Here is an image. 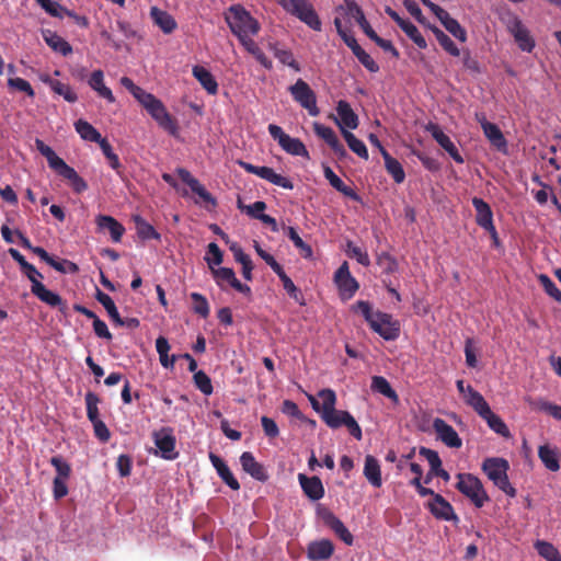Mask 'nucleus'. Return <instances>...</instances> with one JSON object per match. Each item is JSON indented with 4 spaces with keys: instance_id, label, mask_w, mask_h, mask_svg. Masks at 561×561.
Wrapping results in <instances>:
<instances>
[{
    "instance_id": "nucleus-1",
    "label": "nucleus",
    "mask_w": 561,
    "mask_h": 561,
    "mask_svg": "<svg viewBox=\"0 0 561 561\" xmlns=\"http://www.w3.org/2000/svg\"><path fill=\"white\" fill-rule=\"evenodd\" d=\"M318 396L322 399V404L313 396H309V401L312 409L321 414L323 422L332 430L345 426L354 438L362 439V428L354 416L347 411L335 409V392L332 389H322Z\"/></svg>"
},
{
    "instance_id": "nucleus-2",
    "label": "nucleus",
    "mask_w": 561,
    "mask_h": 561,
    "mask_svg": "<svg viewBox=\"0 0 561 561\" xmlns=\"http://www.w3.org/2000/svg\"><path fill=\"white\" fill-rule=\"evenodd\" d=\"M121 84L131 93L163 130L173 137L179 136L178 121L167 111V107L158 98L135 84L128 77H122Z\"/></svg>"
},
{
    "instance_id": "nucleus-3",
    "label": "nucleus",
    "mask_w": 561,
    "mask_h": 561,
    "mask_svg": "<svg viewBox=\"0 0 561 561\" xmlns=\"http://www.w3.org/2000/svg\"><path fill=\"white\" fill-rule=\"evenodd\" d=\"M354 311H358L365 318L370 329L387 341L396 340L400 334V325L392 316L379 310L373 311L368 301L359 300L353 306Z\"/></svg>"
},
{
    "instance_id": "nucleus-4",
    "label": "nucleus",
    "mask_w": 561,
    "mask_h": 561,
    "mask_svg": "<svg viewBox=\"0 0 561 561\" xmlns=\"http://www.w3.org/2000/svg\"><path fill=\"white\" fill-rule=\"evenodd\" d=\"M225 21L231 33L239 41L254 36L260 31V23L241 4H233L225 12Z\"/></svg>"
},
{
    "instance_id": "nucleus-5",
    "label": "nucleus",
    "mask_w": 561,
    "mask_h": 561,
    "mask_svg": "<svg viewBox=\"0 0 561 561\" xmlns=\"http://www.w3.org/2000/svg\"><path fill=\"white\" fill-rule=\"evenodd\" d=\"M508 461L504 458L490 457L484 459L482 462V471L494 483V485L502 490L510 497H515L516 490L508 480Z\"/></svg>"
},
{
    "instance_id": "nucleus-6",
    "label": "nucleus",
    "mask_w": 561,
    "mask_h": 561,
    "mask_svg": "<svg viewBox=\"0 0 561 561\" xmlns=\"http://www.w3.org/2000/svg\"><path fill=\"white\" fill-rule=\"evenodd\" d=\"M278 4L290 15L299 19L314 31H321V21L309 0H278Z\"/></svg>"
},
{
    "instance_id": "nucleus-7",
    "label": "nucleus",
    "mask_w": 561,
    "mask_h": 561,
    "mask_svg": "<svg viewBox=\"0 0 561 561\" xmlns=\"http://www.w3.org/2000/svg\"><path fill=\"white\" fill-rule=\"evenodd\" d=\"M520 50L530 53L536 46L535 39L523 21L513 12L507 11L501 18Z\"/></svg>"
},
{
    "instance_id": "nucleus-8",
    "label": "nucleus",
    "mask_w": 561,
    "mask_h": 561,
    "mask_svg": "<svg viewBox=\"0 0 561 561\" xmlns=\"http://www.w3.org/2000/svg\"><path fill=\"white\" fill-rule=\"evenodd\" d=\"M456 489L468 497L476 507L480 508L490 501L479 478L471 473H458Z\"/></svg>"
},
{
    "instance_id": "nucleus-9",
    "label": "nucleus",
    "mask_w": 561,
    "mask_h": 561,
    "mask_svg": "<svg viewBox=\"0 0 561 561\" xmlns=\"http://www.w3.org/2000/svg\"><path fill=\"white\" fill-rule=\"evenodd\" d=\"M293 99L305 110L310 116H318L320 110L317 106V96L310 85L302 79H298L295 84L289 87Z\"/></svg>"
},
{
    "instance_id": "nucleus-10",
    "label": "nucleus",
    "mask_w": 561,
    "mask_h": 561,
    "mask_svg": "<svg viewBox=\"0 0 561 561\" xmlns=\"http://www.w3.org/2000/svg\"><path fill=\"white\" fill-rule=\"evenodd\" d=\"M267 129L271 137L276 140L280 148L287 153L304 158L309 157V152L304 142L298 138H293L287 135L280 126L270 124Z\"/></svg>"
},
{
    "instance_id": "nucleus-11",
    "label": "nucleus",
    "mask_w": 561,
    "mask_h": 561,
    "mask_svg": "<svg viewBox=\"0 0 561 561\" xmlns=\"http://www.w3.org/2000/svg\"><path fill=\"white\" fill-rule=\"evenodd\" d=\"M239 165L248 173L255 174L256 176H259L263 180H266L267 182H270L276 186H279V187H283L286 190L294 188V184L288 178L276 173L270 167H265V165L259 167V165H254V164H251V163L244 162V161H239Z\"/></svg>"
},
{
    "instance_id": "nucleus-12",
    "label": "nucleus",
    "mask_w": 561,
    "mask_h": 561,
    "mask_svg": "<svg viewBox=\"0 0 561 561\" xmlns=\"http://www.w3.org/2000/svg\"><path fill=\"white\" fill-rule=\"evenodd\" d=\"M152 438L160 456L165 460H174L179 453L175 450L176 439L171 427H162L152 433Z\"/></svg>"
},
{
    "instance_id": "nucleus-13",
    "label": "nucleus",
    "mask_w": 561,
    "mask_h": 561,
    "mask_svg": "<svg viewBox=\"0 0 561 561\" xmlns=\"http://www.w3.org/2000/svg\"><path fill=\"white\" fill-rule=\"evenodd\" d=\"M334 283L344 300L351 299L359 288L358 282L351 275L346 261L334 273Z\"/></svg>"
},
{
    "instance_id": "nucleus-14",
    "label": "nucleus",
    "mask_w": 561,
    "mask_h": 561,
    "mask_svg": "<svg viewBox=\"0 0 561 561\" xmlns=\"http://www.w3.org/2000/svg\"><path fill=\"white\" fill-rule=\"evenodd\" d=\"M210 273L213 275L214 280L221 289H226L227 286H230L245 296L251 295V288L248 285L242 284L236 277L234 271L232 268L216 267L210 270Z\"/></svg>"
},
{
    "instance_id": "nucleus-15",
    "label": "nucleus",
    "mask_w": 561,
    "mask_h": 561,
    "mask_svg": "<svg viewBox=\"0 0 561 561\" xmlns=\"http://www.w3.org/2000/svg\"><path fill=\"white\" fill-rule=\"evenodd\" d=\"M318 516L334 534L347 546H352L354 538L350 530L345 527L343 522L334 515L332 511L325 507H319L317 511Z\"/></svg>"
},
{
    "instance_id": "nucleus-16",
    "label": "nucleus",
    "mask_w": 561,
    "mask_h": 561,
    "mask_svg": "<svg viewBox=\"0 0 561 561\" xmlns=\"http://www.w3.org/2000/svg\"><path fill=\"white\" fill-rule=\"evenodd\" d=\"M425 507L431 512V514L440 520L447 522H459V517L456 515L454 507L451 504L440 494L435 495L434 499L430 500Z\"/></svg>"
},
{
    "instance_id": "nucleus-17",
    "label": "nucleus",
    "mask_w": 561,
    "mask_h": 561,
    "mask_svg": "<svg viewBox=\"0 0 561 561\" xmlns=\"http://www.w3.org/2000/svg\"><path fill=\"white\" fill-rule=\"evenodd\" d=\"M31 293L49 307L58 308L60 312L66 313L67 304L58 294L47 289L39 279L33 282L31 286Z\"/></svg>"
},
{
    "instance_id": "nucleus-18",
    "label": "nucleus",
    "mask_w": 561,
    "mask_h": 561,
    "mask_svg": "<svg viewBox=\"0 0 561 561\" xmlns=\"http://www.w3.org/2000/svg\"><path fill=\"white\" fill-rule=\"evenodd\" d=\"M433 428L437 438L442 440L446 446L450 448H460L462 446V440L458 433L443 419L436 417L433 421Z\"/></svg>"
},
{
    "instance_id": "nucleus-19",
    "label": "nucleus",
    "mask_w": 561,
    "mask_h": 561,
    "mask_svg": "<svg viewBox=\"0 0 561 561\" xmlns=\"http://www.w3.org/2000/svg\"><path fill=\"white\" fill-rule=\"evenodd\" d=\"M425 129L432 135V137L438 142V145L445 149L448 154L457 162L462 163L463 158L459 153L457 147L451 141L449 136H447L442 128L434 123H428L425 127Z\"/></svg>"
},
{
    "instance_id": "nucleus-20",
    "label": "nucleus",
    "mask_w": 561,
    "mask_h": 561,
    "mask_svg": "<svg viewBox=\"0 0 561 561\" xmlns=\"http://www.w3.org/2000/svg\"><path fill=\"white\" fill-rule=\"evenodd\" d=\"M176 173L179 178L190 186L193 193L198 195V197L205 203L211 206H216L217 202L215 197L201 184V182L195 179L190 171L184 168L176 169Z\"/></svg>"
},
{
    "instance_id": "nucleus-21",
    "label": "nucleus",
    "mask_w": 561,
    "mask_h": 561,
    "mask_svg": "<svg viewBox=\"0 0 561 561\" xmlns=\"http://www.w3.org/2000/svg\"><path fill=\"white\" fill-rule=\"evenodd\" d=\"M240 463L242 469L250 474L253 479L265 482L268 479V474L262 463L257 462L253 454L244 451L240 456Z\"/></svg>"
},
{
    "instance_id": "nucleus-22",
    "label": "nucleus",
    "mask_w": 561,
    "mask_h": 561,
    "mask_svg": "<svg viewBox=\"0 0 561 561\" xmlns=\"http://www.w3.org/2000/svg\"><path fill=\"white\" fill-rule=\"evenodd\" d=\"M300 486L311 501H318L324 496V488L319 477H307L304 473L298 474Z\"/></svg>"
},
{
    "instance_id": "nucleus-23",
    "label": "nucleus",
    "mask_w": 561,
    "mask_h": 561,
    "mask_svg": "<svg viewBox=\"0 0 561 561\" xmlns=\"http://www.w3.org/2000/svg\"><path fill=\"white\" fill-rule=\"evenodd\" d=\"M472 205L476 210L477 225L483 230L494 227L491 206L485 201L477 196L472 198Z\"/></svg>"
},
{
    "instance_id": "nucleus-24",
    "label": "nucleus",
    "mask_w": 561,
    "mask_h": 561,
    "mask_svg": "<svg viewBox=\"0 0 561 561\" xmlns=\"http://www.w3.org/2000/svg\"><path fill=\"white\" fill-rule=\"evenodd\" d=\"M99 230H108L113 242H121L125 233V227L114 217L108 215H98L95 218Z\"/></svg>"
},
{
    "instance_id": "nucleus-25",
    "label": "nucleus",
    "mask_w": 561,
    "mask_h": 561,
    "mask_svg": "<svg viewBox=\"0 0 561 561\" xmlns=\"http://www.w3.org/2000/svg\"><path fill=\"white\" fill-rule=\"evenodd\" d=\"M150 18L154 25H157L164 34H171L178 27L175 19L168 11L158 7H151Z\"/></svg>"
},
{
    "instance_id": "nucleus-26",
    "label": "nucleus",
    "mask_w": 561,
    "mask_h": 561,
    "mask_svg": "<svg viewBox=\"0 0 561 561\" xmlns=\"http://www.w3.org/2000/svg\"><path fill=\"white\" fill-rule=\"evenodd\" d=\"M336 112L340 118L339 121H336V123L339 124L341 130L345 128H357L358 116L354 113L348 102L344 100L339 101Z\"/></svg>"
},
{
    "instance_id": "nucleus-27",
    "label": "nucleus",
    "mask_w": 561,
    "mask_h": 561,
    "mask_svg": "<svg viewBox=\"0 0 561 561\" xmlns=\"http://www.w3.org/2000/svg\"><path fill=\"white\" fill-rule=\"evenodd\" d=\"M334 552L331 540L322 539L312 541L308 546L307 554L310 560H328Z\"/></svg>"
},
{
    "instance_id": "nucleus-28",
    "label": "nucleus",
    "mask_w": 561,
    "mask_h": 561,
    "mask_svg": "<svg viewBox=\"0 0 561 561\" xmlns=\"http://www.w3.org/2000/svg\"><path fill=\"white\" fill-rule=\"evenodd\" d=\"M481 126L491 145L499 151L506 152L507 141L499 126L486 121L482 122Z\"/></svg>"
},
{
    "instance_id": "nucleus-29",
    "label": "nucleus",
    "mask_w": 561,
    "mask_h": 561,
    "mask_svg": "<svg viewBox=\"0 0 561 561\" xmlns=\"http://www.w3.org/2000/svg\"><path fill=\"white\" fill-rule=\"evenodd\" d=\"M56 173L67 180L73 192L77 194H81L88 188V183L85 180L81 178L78 172L67 163H65L58 171H56Z\"/></svg>"
},
{
    "instance_id": "nucleus-30",
    "label": "nucleus",
    "mask_w": 561,
    "mask_h": 561,
    "mask_svg": "<svg viewBox=\"0 0 561 561\" xmlns=\"http://www.w3.org/2000/svg\"><path fill=\"white\" fill-rule=\"evenodd\" d=\"M363 473L374 488L382 485L381 468L377 458L371 455L365 457Z\"/></svg>"
},
{
    "instance_id": "nucleus-31",
    "label": "nucleus",
    "mask_w": 561,
    "mask_h": 561,
    "mask_svg": "<svg viewBox=\"0 0 561 561\" xmlns=\"http://www.w3.org/2000/svg\"><path fill=\"white\" fill-rule=\"evenodd\" d=\"M323 174L324 178L329 181L330 185L337 192L353 201L358 202L360 199L359 195L351 186H347L330 167L325 165L323 168Z\"/></svg>"
},
{
    "instance_id": "nucleus-32",
    "label": "nucleus",
    "mask_w": 561,
    "mask_h": 561,
    "mask_svg": "<svg viewBox=\"0 0 561 561\" xmlns=\"http://www.w3.org/2000/svg\"><path fill=\"white\" fill-rule=\"evenodd\" d=\"M43 38L45 43L56 53L61 54L62 56H68L72 53L71 45L58 35L56 32L50 30H44L42 32Z\"/></svg>"
},
{
    "instance_id": "nucleus-33",
    "label": "nucleus",
    "mask_w": 561,
    "mask_h": 561,
    "mask_svg": "<svg viewBox=\"0 0 561 561\" xmlns=\"http://www.w3.org/2000/svg\"><path fill=\"white\" fill-rule=\"evenodd\" d=\"M90 88L108 103L115 102V96L110 88L104 84V73L102 70H94L88 81Z\"/></svg>"
},
{
    "instance_id": "nucleus-34",
    "label": "nucleus",
    "mask_w": 561,
    "mask_h": 561,
    "mask_svg": "<svg viewBox=\"0 0 561 561\" xmlns=\"http://www.w3.org/2000/svg\"><path fill=\"white\" fill-rule=\"evenodd\" d=\"M538 457L548 470L556 472L560 469V454L556 447L539 446Z\"/></svg>"
},
{
    "instance_id": "nucleus-35",
    "label": "nucleus",
    "mask_w": 561,
    "mask_h": 561,
    "mask_svg": "<svg viewBox=\"0 0 561 561\" xmlns=\"http://www.w3.org/2000/svg\"><path fill=\"white\" fill-rule=\"evenodd\" d=\"M193 76L201 85L211 95L218 92V83L211 72L203 66L193 67Z\"/></svg>"
},
{
    "instance_id": "nucleus-36",
    "label": "nucleus",
    "mask_w": 561,
    "mask_h": 561,
    "mask_svg": "<svg viewBox=\"0 0 561 561\" xmlns=\"http://www.w3.org/2000/svg\"><path fill=\"white\" fill-rule=\"evenodd\" d=\"M463 400L478 413L479 416H482L484 413H489V410L491 409L483 396L474 390L470 385L467 386V394Z\"/></svg>"
},
{
    "instance_id": "nucleus-37",
    "label": "nucleus",
    "mask_w": 561,
    "mask_h": 561,
    "mask_svg": "<svg viewBox=\"0 0 561 561\" xmlns=\"http://www.w3.org/2000/svg\"><path fill=\"white\" fill-rule=\"evenodd\" d=\"M346 45L351 48L352 53L358 59V61L370 72H378L379 66L371 58V56L366 53L362 46L357 43L356 39L346 41Z\"/></svg>"
},
{
    "instance_id": "nucleus-38",
    "label": "nucleus",
    "mask_w": 561,
    "mask_h": 561,
    "mask_svg": "<svg viewBox=\"0 0 561 561\" xmlns=\"http://www.w3.org/2000/svg\"><path fill=\"white\" fill-rule=\"evenodd\" d=\"M8 252L11 255V257L20 265L22 272L25 274V276L30 279L32 284L33 282L43 278V275L36 270V267L33 264L28 263L16 249L10 248Z\"/></svg>"
},
{
    "instance_id": "nucleus-39",
    "label": "nucleus",
    "mask_w": 561,
    "mask_h": 561,
    "mask_svg": "<svg viewBox=\"0 0 561 561\" xmlns=\"http://www.w3.org/2000/svg\"><path fill=\"white\" fill-rule=\"evenodd\" d=\"M382 158L385 160V168L393 181L398 184L402 183L405 180V173L401 163L391 157L386 149H382Z\"/></svg>"
},
{
    "instance_id": "nucleus-40",
    "label": "nucleus",
    "mask_w": 561,
    "mask_h": 561,
    "mask_svg": "<svg viewBox=\"0 0 561 561\" xmlns=\"http://www.w3.org/2000/svg\"><path fill=\"white\" fill-rule=\"evenodd\" d=\"M370 387L373 391L385 396L386 398L390 399L393 403H399L398 393L392 389L391 385L385 377L374 376L371 378Z\"/></svg>"
},
{
    "instance_id": "nucleus-41",
    "label": "nucleus",
    "mask_w": 561,
    "mask_h": 561,
    "mask_svg": "<svg viewBox=\"0 0 561 561\" xmlns=\"http://www.w3.org/2000/svg\"><path fill=\"white\" fill-rule=\"evenodd\" d=\"M35 147L48 162L50 169L55 172L58 171L66 162L56 154V152L47 146L42 139H35Z\"/></svg>"
},
{
    "instance_id": "nucleus-42",
    "label": "nucleus",
    "mask_w": 561,
    "mask_h": 561,
    "mask_svg": "<svg viewBox=\"0 0 561 561\" xmlns=\"http://www.w3.org/2000/svg\"><path fill=\"white\" fill-rule=\"evenodd\" d=\"M43 82L47 83L55 93L62 96L67 102L75 103L78 100L77 93L71 89L69 84L62 83L61 81L51 79L49 77L44 78Z\"/></svg>"
},
{
    "instance_id": "nucleus-43",
    "label": "nucleus",
    "mask_w": 561,
    "mask_h": 561,
    "mask_svg": "<svg viewBox=\"0 0 561 561\" xmlns=\"http://www.w3.org/2000/svg\"><path fill=\"white\" fill-rule=\"evenodd\" d=\"M76 131L80 135L83 140L100 144L105 138H102L101 134L94 128L89 122L79 119L75 123Z\"/></svg>"
},
{
    "instance_id": "nucleus-44",
    "label": "nucleus",
    "mask_w": 561,
    "mask_h": 561,
    "mask_svg": "<svg viewBox=\"0 0 561 561\" xmlns=\"http://www.w3.org/2000/svg\"><path fill=\"white\" fill-rule=\"evenodd\" d=\"M268 48L273 51L275 58H277L279 62L293 68L295 71H300V66L289 49L280 48L276 43H270Z\"/></svg>"
},
{
    "instance_id": "nucleus-45",
    "label": "nucleus",
    "mask_w": 561,
    "mask_h": 561,
    "mask_svg": "<svg viewBox=\"0 0 561 561\" xmlns=\"http://www.w3.org/2000/svg\"><path fill=\"white\" fill-rule=\"evenodd\" d=\"M427 26L433 32L437 42L439 43L444 50H446L449 55L454 57L460 56V49L447 34H445L439 27L435 25L427 24Z\"/></svg>"
},
{
    "instance_id": "nucleus-46",
    "label": "nucleus",
    "mask_w": 561,
    "mask_h": 561,
    "mask_svg": "<svg viewBox=\"0 0 561 561\" xmlns=\"http://www.w3.org/2000/svg\"><path fill=\"white\" fill-rule=\"evenodd\" d=\"M481 417L486 422L488 426L496 434L505 438H508L511 436V432L507 425L491 409L489 410V413H484Z\"/></svg>"
},
{
    "instance_id": "nucleus-47",
    "label": "nucleus",
    "mask_w": 561,
    "mask_h": 561,
    "mask_svg": "<svg viewBox=\"0 0 561 561\" xmlns=\"http://www.w3.org/2000/svg\"><path fill=\"white\" fill-rule=\"evenodd\" d=\"M134 221L136 225L137 234L142 240H160L161 234L154 229L152 225H150L147 220H145L141 216H135Z\"/></svg>"
},
{
    "instance_id": "nucleus-48",
    "label": "nucleus",
    "mask_w": 561,
    "mask_h": 561,
    "mask_svg": "<svg viewBox=\"0 0 561 561\" xmlns=\"http://www.w3.org/2000/svg\"><path fill=\"white\" fill-rule=\"evenodd\" d=\"M342 135L347 146L354 153H356L359 158L365 160L369 158L366 145L360 139H358L353 133L343 129Z\"/></svg>"
},
{
    "instance_id": "nucleus-49",
    "label": "nucleus",
    "mask_w": 561,
    "mask_h": 561,
    "mask_svg": "<svg viewBox=\"0 0 561 561\" xmlns=\"http://www.w3.org/2000/svg\"><path fill=\"white\" fill-rule=\"evenodd\" d=\"M346 7L348 13L356 20L358 25L362 27L364 33L369 37L370 31H374L368 21L365 18V14L362 10V8L354 1L348 0L346 1Z\"/></svg>"
},
{
    "instance_id": "nucleus-50",
    "label": "nucleus",
    "mask_w": 561,
    "mask_h": 561,
    "mask_svg": "<svg viewBox=\"0 0 561 561\" xmlns=\"http://www.w3.org/2000/svg\"><path fill=\"white\" fill-rule=\"evenodd\" d=\"M399 27L420 49H425L427 47L425 38L411 21L405 20Z\"/></svg>"
},
{
    "instance_id": "nucleus-51",
    "label": "nucleus",
    "mask_w": 561,
    "mask_h": 561,
    "mask_svg": "<svg viewBox=\"0 0 561 561\" xmlns=\"http://www.w3.org/2000/svg\"><path fill=\"white\" fill-rule=\"evenodd\" d=\"M95 298L105 308L108 317L112 319V321L114 323H116V321H121V316L118 313V310H117L113 299L107 294L98 289Z\"/></svg>"
},
{
    "instance_id": "nucleus-52",
    "label": "nucleus",
    "mask_w": 561,
    "mask_h": 561,
    "mask_svg": "<svg viewBox=\"0 0 561 561\" xmlns=\"http://www.w3.org/2000/svg\"><path fill=\"white\" fill-rule=\"evenodd\" d=\"M205 261L209 267V270L216 268V266H219L224 261V253L218 247L217 243L210 242L207 245V251L205 255Z\"/></svg>"
},
{
    "instance_id": "nucleus-53",
    "label": "nucleus",
    "mask_w": 561,
    "mask_h": 561,
    "mask_svg": "<svg viewBox=\"0 0 561 561\" xmlns=\"http://www.w3.org/2000/svg\"><path fill=\"white\" fill-rule=\"evenodd\" d=\"M535 548L538 554L545 558L547 561H561V556L552 543L538 540L535 543Z\"/></svg>"
},
{
    "instance_id": "nucleus-54",
    "label": "nucleus",
    "mask_w": 561,
    "mask_h": 561,
    "mask_svg": "<svg viewBox=\"0 0 561 561\" xmlns=\"http://www.w3.org/2000/svg\"><path fill=\"white\" fill-rule=\"evenodd\" d=\"M345 253L348 257L355 259L363 266L367 267L370 265L368 253L362 250L359 247L355 245L351 240L346 242Z\"/></svg>"
},
{
    "instance_id": "nucleus-55",
    "label": "nucleus",
    "mask_w": 561,
    "mask_h": 561,
    "mask_svg": "<svg viewBox=\"0 0 561 561\" xmlns=\"http://www.w3.org/2000/svg\"><path fill=\"white\" fill-rule=\"evenodd\" d=\"M85 405H87V416L91 423L99 421V408L98 404L100 402V398L94 392H87L85 397Z\"/></svg>"
},
{
    "instance_id": "nucleus-56",
    "label": "nucleus",
    "mask_w": 561,
    "mask_h": 561,
    "mask_svg": "<svg viewBox=\"0 0 561 561\" xmlns=\"http://www.w3.org/2000/svg\"><path fill=\"white\" fill-rule=\"evenodd\" d=\"M49 462L57 472L54 479L68 480L70 478L71 467L61 456L51 457Z\"/></svg>"
},
{
    "instance_id": "nucleus-57",
    "label": "nucleus",
    "mask_w": 561,
    "mask_h": 561,
    "mask_svg": "<svg viewBox=\"0 0 561 561\" xmlns=\"http://www.w3.org/2000/svg\"><path fill=\"white\" fill-rule=\"evenodd\" d=\"M99 145H100V148H101L103 154L107 159L110 167L113 170H115L118 175H122V172H121L122 164L119 162L118 156L113 152V148H112L111 144L106 139H104Z\"/></svg>"
},
{
    "instance_id": "nucleus-58",
    "label": "nucleus",
    "mask_w": 561,
    "mask_h": 561,
    "mask_svg": "<svg viewBox=\"0 0 561 561\" xmlns=\"http://www.w3.org/2000/svg\"><path fill=\"white\" fill-rule=\"evenodd\" d=\"M193 379H194V383H195L196 388L202 393H204L205 396H210L213 393L214 388L211 385V380L205 371H203V370L195 371Z\"/></svg>"
},
{
    "instance_id": "nucleus-59",
    "label": "nucleus",
    "mask_w": 561,
    "mask_h": 561,
    "mask_svg": "<svg viewBox=\"0 0 561 561\" xmlns=\"http://www.w3.org/2000/svg\"><path fill=\"white\" fill-rule=\"evenodd\" d=\"M190 297L194 302L193 311L202 318H207L210 309L206 297L199 293H192Z\"/></svg>"
},
{
    "instance_id": "nucleus-60",
    "label": "nucleus",
    "mask_w": 561,
    "mask_h": 561,
    "mask_svg": "<svg viewBox=\"0 0 561 561\" xmlns=\"http://www.w3.org/2000/svg\"><path fill=\"white\" fill-rule=\"evenodd\" d=\"M313 130L318 137L322 138L329 145L330 148L339 141L336 134L329 126L320 123H313Z\"/></svg>"
},
{
    "instance_id": "nucleus-61",
    "label": "nucleus",
    "mask_w": 561,
    "mask_h": 561,
    "mask_svg": "<svg viewBox=\"0 0 561 561\" xmlns=\"http://www.w3.org/2000/svg\"><path fill=\"white\" fill-rule=\"evenodd\" d=\"M377 264L381 267L382 273L393 274L398 268L397 260L388 252H381L377 255Z\"/></svg>"
},
{
    "instance_id": "nucleus-62",
    "label": "nucleus",
    "mask_w": 561,
    "mask_h": 561,
    "mask_svg": "<svg viewBox=\"0 0 561 561\" xmlns=\"http://www.w3.org/2000/svg\"><path fill=\"white\" fill-rule=\"evenodd\" d=\"M443 26L458 41L462 43L467 41V32L456 19L450 16L447 21H444Z\"/></svg>"
},
{
    "instance_id": "nucleus-63",
    "label": "nucleus",
    "mask_w": 561,
    "mask_h": 561,
    "mask_svg": "<svg viewBox=\"0 0 561 561\" xmlns=\"http://www.w3.org/2000/svg\"><path fill=\"white\" fill-rule=\"evenodd\" d=\"M287 237L293 241L297 249L302 251V255L305 257H309L312 255V249L308 245L298 234L297 230L294 227L287 228Z\"/></svg>"
},
{
    "instance_id": "nucleus-64",
    "label": "nucleus",
    "mask_w": 561,
    "mask_h": 561,
    "mask_svg": "<svg viewBox=\"0 0 561 561\" xmlns=\"http://www.w3.org/2000/svg\"><path fill=\"white\" fill-rule=\"evenodd\" d=\"M539 282L543 287L545 291L554 298L557 301L561 302V290L557 287V285L552 282V279L545 274L539 275Z\"/></svg>"
}]
</instances>
